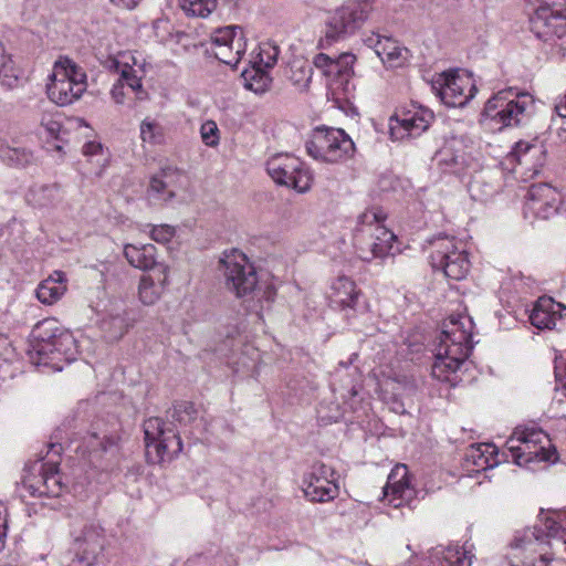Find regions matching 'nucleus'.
I'll list each match as a JSON object with an SVG mask.
<instances>
[{"mask_svg":"<svg viewBox=\"0 0 566 566\" xmlns=\"http://www.w3.org/2000/svg\"><path fill=\"white\" fill-rule=\"evenodd\" d=\"M198 411L188 401L176 402L166 411V419L150 417L144 421L146 454L151 463L170 462L182 451L179 429L197 420Z\"/></svg>","mask_w":566,"mask_h":566,"instance_id":"1","label":"nucleus"},{"mask_svg":"<svg viewBox=\"0 0 566 566\" xmlns=\"http://www.w3.org/2000/svg\"><path fill=\"white\" fill-rule=\"evenodd\" d=\"M471 325L472 322L467 316H452L444 323L431 367L433 378L450 382L451 386L457 384V371L472 349Z\"/></svg>","mask_w":566,"mask_h":566,"instance_id":"2","label":"nucleus"},{"mask_svg":"<svg viewBox=\"0 0 566 566\" xmlns=\"http://www.w3.org/2000/svg\"><path fill=\"white\" fill-rule=\"evenodd\" d=\"M548 538H560L566 544L565 530L552 518L545 521V530L534 526L517 531L506 556L509 566H548L554 559L546 549Z\"/></svg>","mask_w":566,"mask_h":566,"instance_id":"3","label":"nucleus"},{"mask_svg":"<svg viewBox=\"0 0 566 566\" xmlns=\"http://www.w3.org/2000/svg\"><path fill=\"white\" fill-rule=\"evenodd\" d=\"M533 108L534 99L528 93L500 91L485 103L480 123L493 132L516 127L531 118Z\"/></svg>","mask_w":566,"mask_h":566,"instance_id":"4","label":"nucleus"},{"mask_svg":"<svg viewBox=\"0 0 566 566\" xmlns=\"http://www.w3.org/2000/svg\"><path fill=\"white\" fill-rule=\"evenodd\" d=\"M505 444L510 457L518 467L535 470V464L557 460L556 449L548 434L539 428H516Z\"/></svg>","mask_w":566,"mask_h":566,"instance_id":"5","label":"nucleus"},{"mask_svg":"<svg viewBox=\"0 0 566 566\" xmlns=\"http://www.w3.org/2000/svg\"><path fill=\"white\" fill-rule=\"evenodd\" d=\"M384 220V213L377 209L367 210L359 216L354 244L363 261L369 262L390 253L396 235L382 224Z\"/></svg>","mask_w":566,"mask_h":566,"instance_id":"6","label":"nucleus"},{"mask_svg":"<svg viewBox=\"0 0 566 566\" xmlns=\"http://www.w3.org/2000/svg\"><path fill=\"white\" fill-rule=\"evenodd\" d=\"M373 4L369 0H347L326 19L318 46L326 49L354 35L367 21Z\"/></svg>","mask_w":566,"mask_h":566,"instance_id":"7","label":"nucleus"},{"mask_svg":"<svg viewBox=\"0 0 566 566\" xmlns=\"http://www.w3.org/2000/svg\"><path fill=\"white\" fill-rule=\"evenodd\" d=\"M49 80L46 84L48 97L60 106L71 105L87 88L85 71L69 57H60L54 62Z\"/></svg>","mask_w":566,"mask_h":566,"instance_id":"8","label":"nucleus"},{"mask_svg":"<svg viewBox=\"0 0 566 566\" xmlns=\"http://www.w3.org/2000/svg\"><path fill=\"white\" fill-rule=\"evenodd\" d=\"M430 264L434 271L454 281L467 276L470 270L468 253L453 237H437L430 241Z\"/></svg>","mask_w":566,"mask_h":566,"instance_id":"9","label":"nucleus"},{"mask_svg":"<svg viewBox=\"0 0 566 566\" xmlns=\"http://www.w3.org/2000/svg\"><path fill=\"white\" fill-rule=\"evenodd\" d=\"M305 147L314 159L331 164L349 158L355 150L354 142L343 129L327 127H317Z\"/></svg>","mask_w":566,"mask_h":566,"instance_id":"10","label":"nucleus"},{"mask_svg":"<svg viewBox=\"0 0 566 566\" xmlns=\"http://www.w3.org/2000/svg\"><path fill=\"white\" fill-rule=\"evenodd\" d=\"M219 270L222 272L226 289L238 298L256 291L259 280L255 268L242 252H224L219 261Z\"/></svg>","mask_w":566,"mask_h":566,"instance_id":"11","label":"nucleus"},{"mask_svg":"<svg viewBox=\"0 0 566 566\" xmlns=\"http://www.w3.org/2000/svg\"><path fill=\"white\" fill-rule=\"evenodd\" d=\"M266 171L274 182L295 189L298 192L310 190L313 181L311 171L303 161L291 154H275L265 164Z\"/></svg>","mask_w":566,"mask_h":566,"instance_id":"12","label":"nucleus"},{"mask_svg":"<svg viewBox=\"0 0 566 566\" xmlns=\"http://www.w3.org/2000/svg\"><path fill=\"white\" fill-rule=\"evenodd\" d=\"M210 41L216 59L235 69L247 50L242 29L238 25L219 28L211 33Z\"/></svg>","mask_w":566,"mask_h":566,"instance_id":"13","label":"nucleus"},{"mask_svg":"<svg viewBox=\"0 0 566 566\" xmlns=\"http://www.w3.org/2000/svg\"><path fill=\"white\" fill-rule=\"evenodd\" d=\"M72 549L83 566H95L105 547L104 531L94 523H85L80 530L72 531Z\"/></svg>","mask_w":566,"mask_h":566,"instance_id":"14","label":"nucleus"},{"mask_svg":"<svg viewBox=\"0 0 566 566\" xmlns=\"http://www.w3.org/2000/svg\"><path fill=\"white\" fill-rule=\"evenodd\" d=\"M531 31L544 42H552L566 34V15L548 3L541 4L530 19Z\"/></svg>","mask_w":566,"mask_h":566,"instance_id":"15","label":"nucleus"},{"mask_svg":"<svg viewBox=\"0 0 566 566\" xmlns=\"http://www.w3.org/2000/svg\"><path fill=\"white\" fill-rule=\"evenodd\" d=\"M304 495L312 502H328L338 495L333 470L324 463L313 465L303 480Z\"/></svg>","mask_w":566,"mask_h":566,"instance_id":"16","label":"nucleus"},{"mask_svg":"<svg viewBox=\"0 0 566 566\" xmlns=\"http://www.w3.org/2000/svg\"><path fill=\"white\" fill-rule=\"evenodd\" d=\"M432 119L433 114L429 109L422 107L409 109L390 119V136L397 140L418 137L428 129Z\"/></svg>","mask_w":566,"mask_h":566,"instance_id":"17","label":"nucleus"},{"mask_svg":"<svg viewBox=\"0 0 566 566\" xmlns=\"http://www.w3.org/2000/svg\"><path fill=\"white\" fill-rule=\"evenodd\" d=\"M560 196L551 185L533 184L527 191L525 208L537 218L548 219L557 213Z\"/></svg>","mask_w":566,"mask_h":566,"instance_id":"18","label":"nucleus"},{"mask_svg":"<svg viewBox=\"0 0 566 566\" xmlns=\"http://www.w3.org/2000/svg\"><path fill=\"white\" fill-rule=\"evenodd\" d=\"M475 91L470 77L457 72H447L443 73V83L439 94L446 105L462 107L474 96Z\"/></svg>","mask_w":566,"mask_h":566,"instance_id":"19","label":"nucleus"},{"mask_svg":"<svg viewBox=\"0 0 566 566\" xmlns=\"http://www.w3.org/2000/svg\"><path fill=\"white\" fill-rule=\"evenodd\" d=\"M511 156L516 160L515 171L524 180L538 175L545 163V149L541 144L518 142L515 144Z\"/></svg>","mask_w":566,"mask_h":566,"instance_id":"20","label":"nucleus"},{"mask_svg":"<svg viewBox=\"0 0 566 566\" xmlns=\"http://www.w3.org/2000/svg\"><path fill=\"white\" fill-rule=\"evenodd\" d=\"M415 490L408 480V470L403 464L396 465L388 475L384 486V499L389 505L398 509L409 504L413 499Z\"/></svg>","mask_w":566,"mask_h":566,"instance_id":"21","label":"nucleus"},{"mask_svg":"<svg viewBox=\"0 0 566 566\" xmlns=\"http://www.w3.org/2000/svg\"><path fill=\"white\" fill-rule=\"evenodd\" d=\"M65 328L55 318L49 317L39 322L32 329L31 348L39 357L44 359L52 354V346Z\"/></svg>","mask_w":566,"mask_h":566,"instance_id":"22","label":"nucleus"},{"mask_svg":"<svg viewBox=\"0 0 566 566\" xmlns=\"http://www.w3.org/2000/svg\"><path fill=\"white\" fill-rule=\"evenodd\" d=\"M369 46L374 48L377 56L387 67H401L409 60V50L388 36H380L378 34L367 39Z\"/></svg>","mask_w":566,"mask_h":566,"instance_id":"23","label":"nucleus"},{"mask_svg":"<svg viewBox=\"0 0 566 566\" xmlns=\"http://www.w3.org/2000/svg\"><path fill=\"white\" fill-rule=\"evenodd\" d=\"M182 177L181 171L172 166L163 167L150 178L148 197L153 200L167 202L175 196L174 186Z\"/></svg>","mask_w":566,"mask_h":566,"instance_id":"24","label":"nucleus"},{"mask_svg":"<svg viewBox=\"0 0 566 566\" xmlns=\"http://www.w3.org/2000/svg\"><path fill=\"white\" fill-rule=\"evenodd\" d=\"M437 160L444 172L460 175L470 166L471 158L463 144L453 139L437 153Z\"/></svg>","mask_w":566,"mask_h":566,"instance_id":"25","label":"nucleus"},{"mask_svg":"<svg viewBox=\"0 0 566 566\" xmlns=\"http://www.w3.org/2000/svg\"><path fill=\"white\" fill-rule=\"evenodd\" d=\"M563 311H566V306L555 302L552 297L542 296L535 303L530 314V321L538 329H552L557 319L563 316Z\"/></svg>","mask_w":566,"mask_h":566,"instance_id":"26","label":"nucleus"},{"mask_svg":"<svg viewBox=\"0 0 566 566\" xmlns=\"http://www.w3.org/2000/svg\"><path fill=\"white\" fill-rule=\"evenodd\" d=\"M168 265H158L156 272L142 276L138 294L145 305H153L160 298L168 285Z\"/></svg>","mask_w":566,"mask_h":566,"instance_id":"27","label":"nucleus"},{"mask_svg":"<svg viewBox=\"0 0 566 566\" xmlns=\"http://www.w3.org/2000/svg\"><path fill=\"white\" fill-rule=\"evenodd\" d=\"M25 200L36 209H55L63 201V191L57 184L33 185L29 188Z\"/></svg>","mask_w":566,"mask_h":566,"instance_id":"28","label":"nucleus"},{"mask_svg":"<svg viewBox=\"0 0 566 566\" xmlns=\"http://www.w3.org/2000/svg\"><path fill=\"white\" fill-rule=\"evenodd\" d=\"M52 354L51 356L45 357L44 359H39V363L44 365L52 364V366L62 370V366H59V361L71 363L76 359L77 355V344L73 334L64 329L62 334H57V338L55 343L51 346Z\"/></svg>","mask_w":566,"mask_h":566,"instance_id":"29","label":"nucleus"},{"mask_svg":"<svg viewBox=\"0 0 566 566\" xmlns=\"http://www.w3.org/2000/svg\"><path fill=\"white\" fill-rule=\"evenodd\" d=\"M124 255L129 264L143 271H157L158 265H166L157 261V248L154 244H125Z\"/></svg>","mask_w":566,"mask_h":566,"instance_id":"30","label":"nucleus"},{"mask_svg":"<svg viewBox=\"0 0 566 566\" xmlns=\"http://www.w3.org/2000/svg\"><path fill=\"white\" fill-rule=\"evenodd\" d=\"M359 295L360 291L353 280L347 276H338L331 286L329 300L340 310H354Z\"/></svg>","mask_w":566,"mask_h":566,"instance_id":"31","label":"nucleus"},{"mask_svg":"<svg viewBox=\"0 0 566 566\" xmlns=\"http://www.w3.org/2000/svg\"><path fill=\"white\" fill-rule=\"evenodd\" d=\"M472 555L459 545L439 546L432 549L428 566H471Z\"/></svg>","mask_w":566,"mask_h":566,"instance_id":"32","label":"nucleus"},{"mask_svg":"<svg viewBox=\"0 0 566 566\" xmlns=\"http://www.w3.org/2000/svg\"><path fill=\"white\" fill-rule=\"evenodd\" d=\"M133 60V64L130 65L128 61H116V69L119 73L118 81L123 83V85L129 88L133 93L136 94L138 99H144L146 96V92L143 88L142 78L144 76V66L136 62L134 56H128Z\"/></svg>","mask_w":566,"mask_h":566,"instance_id":"33","label":"nucleus"},{"mask_svg":"<svg viewBox=\"0 0 566 566\" xmlns=\"http://www.w3.org/2000/svg\"><path fill=\"white\" fill-rule=\"evenodd\" d=\"M65 281V274L61 271H55L39 284L36 289L38 300L48 305L57 302L66 291Z\"/></svg>","mask_w":566,"mask_h":566,"instance_id":"34","label":"nucleus"},{"mask_svg":"<svg viewBox=\"0 0 566 566\" xmlns=\"http://www.w3.org/2000/svg\"><path fill=\"white\" fill-rule=\"evenodd\" d=\"M32 486L38 491V496H60L65 485L59 471V463L45 462V479L42 485L32 484Z\"/></svg>","mask_w":566,"mask_h":566,"instance_id":"35","label":"nucleus"},{"mask_svg":"<svg viewBox=\"0 0 566 566\" xmlns=\"http://www.w3.org/2000/svg\"><path fill=\"white\" fill-rule=\"evenodd\" d=\"M116 439L114 437H99L97 433H90L84 438L83 444L77 447L76 450H81L83 455H88L91 461L99 458L103 453L116 447Z\"/></svg>","mask_w":566,"mask_h":566,"instance_id":"36","label":"nucleus"},{"mask_svg":"<svg viewBox=\"0 0 566 566\" xmlns=\"http://www.w3.org/2000/svg\"><path fill=\"white\" fill-rule=\"evenodd\" d=\"M496 454V448L490 443L472 444L467 450L465 460L471 462L478 470L492 468L497 461L493 458Z\"/></svg>","mask_w":566,"mask_h":566,"instance_id":"37","label":"nucleus"},{"mask_svg":"<svg viewBox=\"0 0 566 566\" xmlns=\"http://www.w3.org/2000/svg\"><path fill=\"white\" fill-rule=\"evenodd\" d=\"M0 160L9 166L25 167L33 163L32 151L24 147L11 146L0 140Z\"/></svg>","mask_w":566,"mask_h":566,"instance_id":"38","label":"nucleus"},{"mask_svg":"<svg viewBox=\"0 0 566 566\" xmlns=\"http://www.w3.org/2000/svg\"><path fill=\"white\" fill-rule=\"evenodd\" d=\"M140 138L143 143L151 146L163 145L166 142L165 127L149 117L140 123Z\"/></svg>","mask_w":566,"mask_h":566,"instance_id":"39","label":"nucleus"},{"mask_svg":"<svg viewBox=\"0 0 566 566\" xmlns=\"http://www.w3.org/2000/svg\"><path fill=\"white\" fill-rule=\"evenodd\" d=\"M19 71L10 55L6 53L4 46L0 43V84L7 88H12L18 84Z\"/></svg>","mask_w":566,"mask_h":566,"instance_id":"40","label":"nucleus"},{"mask_svg":"<svg viewBox=\"0 0 566 566\" xmlns=\"http://www.w3.org/2000/svg\"><path fill=\"white\" fill-rule=\"evenodd\" d=\"M242 77L244 80V86L258 94L264 93L270 87L272 81L269 74L259 67H253L250 71L244 70Z\"/></svg>","mask_w":566,"mask_h":566,"instance_id":"41","label":"nucleus"},{"mask_svg":"<svg viewBox=\"0 0 566 566\" xmlns=\"http://www.w3.org/2000/svg\"><path fill=\"white\" fill-rule=\"evenodd\" d=\"M179 6L188 15L206 18L217 8V0H179Z\"/></svg>","mask_w":566,"mask_h":566,"instance_id":"42","label":"nucleus"},{"mask_svg":"<svg viewBox=\"0 0 566 566\" xmlns=\"http://www.w3.org/2000/svg\"><path fill=\"white\" fill-rule=\"evenodd\" d=\"M355 61L356 56L348 52L334 57L335 69H333V76H349L353 73Z\"/></svg>","mask_w":566,"mask_h":566,"instance_id":"43","label":"nucleus"},{"mask_svg":"<svg viewBox=\"0 0 566 566\" xmlns=\"http://www.w3.org/2000/svg\"><path fill=\"white\" fill-rule=\"evenodd\" d=\"M280 54V48L274 43H263L260 46L259 57L260 63L265 67H273L277 61V56Z\"/></svg>","mask_w":566,"mask_h":566,"instance_id":"44","label":"nucleus"},{"mask_svg":"<svg viewBox=\"0 0 566 566\" xmlns=\"http://www.w3.org/2000/svg\"><path fill=\"white\" fill-rule=\"evenodd\" d=\"M200 135L203 144L208 147H216L219 144V128L213 120H206L201 125Z\"/></svg>","mask_w":566,"mask_h":566,"instance_id":"45","label":"nucleus"},{"mask_svg":"<svg viewBox=\"0 0 566 566\" xmlns=\"http://www.w3.org/2000/svg\"><path fill=\"white\" fill-rule=\"evenodd\" d=\"M33 471L36 472V474L30 473L25 475L23 483L32 495L38 496V491L32 486V484L42 485V481L45 479V463H35L33 465Z\"/></svg>","mask_w":566,"mask_h":566,"instance_id":"46","label":"nucleus"},{"mask_svg":"<svg viewBox=\"0 0 566 566\" xmlns=\"http://www.w3.org/2000/svg\"><path fill=\"white\" fill-rule=\"evenodd\" d=\"M313 63L325 75L333 76V69H335L334 57L325 53H318L314 56Z\"/></svg>","mask_w":566,"mask_h":566,"instance_id":"47","label":"nucleus"},{"mask_svg":"<svg viewBox=\"0 0 566 566\" xmlns=\"http://www.w3.org/2000/svg\"><path fill=\"white\" fill-rule=\"evenodd\" d=\"M175 235V228L168 224L157 226L151 230V239L159 243L169 242Z\"/></svg>","mask_w":566,"mask_h":566,"instance_id":"48","label":"nucleus"},{"mask_svg":"<svg viewBox=\"0 0 566 566\" xmlns=\"http://www.w3.org/2000/svg\"><path fill=\"white\" fill-rule=\"evenodd\" d=\"M41 126L43 127L48 136L55 138L57 140L61 139L60 134L62 132V125L60 120L54 119L50 116H43L41 119Z\"/></svg>","mask_w":566,"mask_h":566,"instance_id":"49","label":"nucleus"},{"mask_svg":"<svg viewBox=\"0 0 566 566\" xmlns=\"http://www.w3.org/2000/svg\"><path fill=\"white\" fill-rule=\"evenodd\" d=\"M125 86L123 85V83H120L119 81H117L112 90H111V96H112V99L116 103V104H123L124 101H125Z\"/></svg>","mask_w":566,"mask_h":566,"instance_id":"50","label":"nucleus"},{"mask_svg":"<svg viewBox=\"0 0 566 566\" xmlns=\"http://www.w3.org/2000/svg\"><path fill=\"white\" fill-rule=\"evenodd\" d=\"M555 377L566 390V358H560L556 361Z\"/></svg>","mask_w":566,"mask_h":566,"instance_id":"51","label":"nucleus"},{"mask_svg":"<svg viewBox=\"0 0 566 566\" xmlns=\"http://www.w3.org/2000/svg\"><path fill=\"white\" fill-rule=\"evenodd\" d=\"M103 151V147L101 143L97 142H88L83 146V154L86 157H93L99 155Z\"/></svg>","mask_w":566,"mask_h":566,"instance_id":"52","label":"nucleus"},{"mask_svg":"<svg viewBox=\"0 0 566 566\" xmlns=\"http://www.w3.org/2000/svg\"><path fill=\"white\" fill-rule=\"evenodd\" d=\"M115 6L125 9H134L140 0H111Z\"/></svg>","mask_w":566,"mask_h":566,"instance_id":"53","label":"nucleus"},{"mask_svg":"<svg viewBox=\"0 0 566 566\" xmlns=\"http://www.w3.org/2000/svg\"><path fill=\"white\" fill-rule=\"evenodd\" d=\"M555 109L560 117L566 118V95L556 104Z\"/></svg>","mask_w":566,"mask_h":566,"instance_id":"54","label":"nucleus"},{"mask_svg":"<svg viewBox=\"0 0 566 566\" xmlns=\"http://www.w3.org/2000/svg\"><path fill=\"white\" fill-rule=\"evenodd\" d=\"M6 537V517L0 512V549L3 546V538Z\"/></svg>","mask_w":566,"mask_h":566,"instance_id":"55","label":"nucleus"},{"mask_svg":"<svg viewBox=\"0 0 566 566\" xmlns=\"http://www.w3.org/2000/svg\"><path fill=\"white\" fill-rule=\"evenodd\" d=\"M274 295L275 291L271 286H268L266 290L263 292V297H265L268 302L272 301L274 298Z\"/></svg>","mask_w":566,"mask_h":566,"instance_id":"56","label":"nucleus"},{"mask_svg":"<svg viewBox=\"0 0 566 566\" xmlns=\"http://www.w3.org/2000/svg\"><path fill=\"white\" fill-rule=\"evenodd\" d=\"M322 420H327V421H337V419L340 417V413L337 411L335 415H332V416H319Z\"/></svg>","mask_w":566,"mask_h":566,"instance_id":"57","label":"nucleus"},{"mask_svg":"<svg viewBox=\"0 0 566 566\" xmlns=\"http://www.w3.org/2000/svg\"><path fill=\"white\" fill-rule=\"evenodd\" d=\"M50 449L52 452L60 453L61 447L59 446V449H56V446L52 443L50 444Z\"/></svg>","mask_w":566,"mask_h":566,"instance_id":"58","label":"nucleus"},{"mask_svg":"<svg viewBox=\"0 0 566 566\" xmlns=\"http://www.w3.org/2000/svg\"><path fill=\"white\" fill-rule=\"evenodd\" d=\"M113 322H114V323H120V324H122V322H123V321H122L120 318H117V317H116V318H113Z\"/></svg>","mask_w":566,"mask_h":566,"instance_id":"59","label":"nucleus"},{"mask_svg":"<svg viewBox=\"0 0 566 566\" xmlns=\"http://www.w3.org/2000/svg\"><path fill=\"white\" fill-rule=\"evenodd\" d=\"M55 148H56L57 150H61V149H62V146H61V145H56V146H55Z\"/></svg>","mask_w":566,"mask_h":566,"instance_id":"60","label":"nucleus"}]
</instances>
